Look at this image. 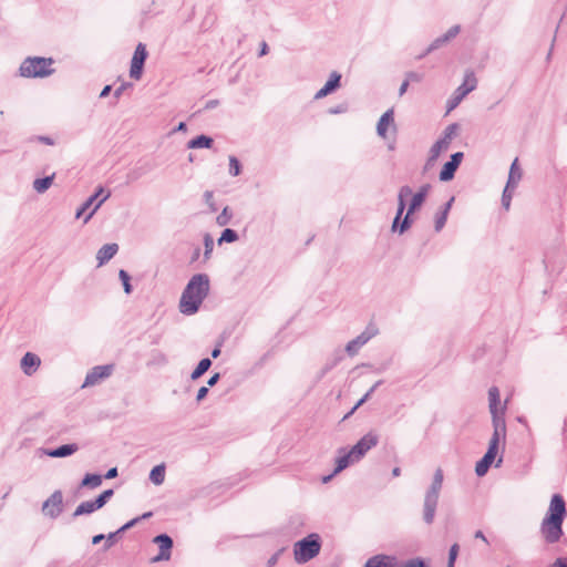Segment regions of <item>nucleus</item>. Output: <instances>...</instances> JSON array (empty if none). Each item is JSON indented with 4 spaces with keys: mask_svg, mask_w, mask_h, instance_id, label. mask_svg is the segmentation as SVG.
<instances>
[{
    "mask_svg": "<svg viewBox=\"0 0 567 567\" xmlns=\"http://www.w3.org/2000/svg\"><path fill=\"white\" fill-rule=\"evenodd\" d=\"M118 245L115 243L103 245L96 254L97 266L101 267L111 260L117 252Z\"/></svg>",
    "mask_w": 567,
    "mask_h": 567,
    "instance_id": "5701e85b",
    "label": "nucleus"
},
{
    "mask_svg": "<svg viewBox=\"0 0 567 567\" xmlns=\"http://www.w3.org/2000/svg\"><path fill=\"white\" fill-rule=\"evenodd\" d=\"M279 551L276 553L275 555H272L269 559H268V567H272L276 565L277 560H278V557H279Z\"/></svg>",
    "mask_w": 567,
    "mask_h": 567,
    "instance_id": "052dcab7",
    "label": "nucleus"
},
{
    "mask_svg": "<svg viewBox=\"0 0 567 567\" xmlns=\"http://www.w3.org/2000/svg\"><path fill=\"white\" fill-rule=\"evenodd\" d=\"M53 179H54V174L51 176H45L43 178H37L33 182L34 190L39 194H43L51 187Z\"/></svg>",
    "mask_w": 567,
    "mask_h": 567,
    "instance_id": "2f4dec72",
    "label": "nucleus"
},
{
    "mask_svg": "<svg viewBox=\"0 0 567 567\" xmlns=\"http://www.w3.org/2000/svg\"><path fill=\"white\" fill-rule=\"evenodd\" d=\"M429 189H430V185L429 184L423 185L412 196L411 203H410L409 208H408V213H406L405 217L403 218V220L401 221L400 227H399V233L400 234H403L404 231H406L411 227L412 220H411L410 216L416 209H419L422 206V204L424 203V200L426 198Z\"/></svg>",
    "mask_w": 567,
    "mask_h": 567,
    "instance_id": "9d476101",
    "label": "nucleus"
},
{
    "mask_svg": "<svg viewBox=\"0 0 567 567\" xmlns=\"http://www.w3.org/2000/svg\"><path fill=\"white\" fill-rule=\"evenodd\" d=\"M449 41L445 39L444 35H441L439 38H436L430 45L429 48L426 49V51L420 55V58H423L425 56L426 54L437 50L439 48L443 47L445 43H447Z\"/></svg>",
    "mask_w": 567,
    "mask_h": 567,
    "instance_id": "ea45409f",
    "label": "nucleus"
},
{
    "mask_svg": "<svg viewBox=\"0 0 567 567\" xmlns=\"http://www.w3.org/2000/svg\"><path fill=\"white\" fill-rule=\"evenodd\" d=\"M477 86V79L472 70H467L464 74L463 83L454 91L446 102L447 112L453 111L462 100Z\"/></svg>",
    "mask_w": 567,
    "mask_h": 567,
    "instance_id": "423d86ee",
    "label": "nucleus"
},
{
    "mask_svg": "<svg viewBox=\"0 0 567 567\" xmlns=\"http://www.w3.org/2000/svg\"><path fill=\"white\" fill-rule=\"evenodd\" d=\"M113 370V365H96L91 369V371L86 374L83 388L92 386L97 384L101 380L106 379L111 375Z\"/></svg>",
    "mask_w": 567,
    "mask_h": 567,
    "instance_id": "f3484780",
    "label": "nucleus"
},
{
    "mask_svg": "<svg viewBox=\"0 0 567 567\" xmlns=\"http://www.w3.org/2000/svg\"><path fill=\"white\" fill-rule=\"evenodd\" d=\"M220 379L219 373H214L207 381L208 386H214Z\"/></svg>",
    "mask_w": 567,
    "mask_h": 567,
    "instance_id": "13d9d810",
    "label": "nucleus"
},
{
    "mask_svg": "<svg viewBox=\"0 0 567 567\" xmlns=\"http://www.w3.org/2000/svg\"><path fill=\"white\" fill-rule=\"evenodd\" d=\"M268 53V45L266 42H262L261 43V48H260V52H259V55L262 56V55H266Z\"/></svg>",
    "mask_w": 567,
    "mask_h": 567,
    "instance_id": "338daca9",
    "label": "nucleus"
},
{
    "mask_svg": "<svg viewBox=\"0 0 567 567\" xmlns=\"http://www.w3.org/2000/svg\"><path fill=\"white\" fill-rule=\"evenodd\" d=\"M39 140L42 143L47 144V145H53L54 144L53 140L51 137H49V136H40Z\"/></svg>",
    "mask_w": 567,
    "mask_h": 567,
    "instance_id": "69168bd1",
    "label": "nucleus"
},
{
    "mask_svg": "<svg viewBox=\"0 0 567 567\" xmlns=\"http://www.w3.org/2000/svg\"><path fill=\"white\" fill-rule=\"evenodd\" d=\"M392 125L394 128V112H393V109H390L388 110L386 112H384L378 124H377V133L380 137L382 138H385L386 137V132H388V128L389 126Z\"/></svg>",
    "mask_w": 567,
    "mask_h": 567,
    "instance_id": "b1692460",
    "label": "nucleus"
},
{
    "mask_svg": "<svg viewBox=\"0 0 567 567\" xmlns=\"http://www.w3.org/2000/svg\"><path fill=\"white\" fill-rule=\"evenodd\" d=\"M505 437L506 433L503 432L502 426L496 425V432L493 431L485 455L476 463L475 473L477 476H484L487 473L497 455L499 442L505 441Z\"/></svg>",
    "mask_w": 567,
    "mask_h": 567,
    "instance_id": "39448f33",
    "label": "nucleus"
},
{
    "mask_svg": "<svg viewBox=\"0 0 567 567\" xmlns=\"http://www.w3.org/2000/svg\"><path fill=\"white\" fill-rule=\"evenodd\" d=\"M220 355V346H217L216 348L213 349L212 351V357L214 359L218 358Z\"/></svg>",
    "mask_w": 567,
    "mask_h": 567,
    "instance_id": "774afa93",
    "label": "nucleus"
},
{
    "mask_svg": "<svg viewBox=\"0 0 567 567\" xmlns=\"http://www.w3.org/2000/svg\"><path fill=\"white\" fill-rule=\"evenodd\" d=\"M340 80H341V74L338 73L337 71H333L330 74V78L327 81V83L315 94V99L316 100L323 99L328 94L336 91L338 87H340Z\"/></svg>",
    "mask_w": 567,
    "mask_h": 567,
    "instance_id": "4be33fe9",
    "label": "nucleus"
},
{
    "mask_svg": "<svg viewBox=\"0 0 567 567\" xmlns=\"http://www.w3.org/2000/svg\"><path fill=\"white\" fill-rule=\"evenodd\" d=\"M458 124L453 123L445 127L442 137H440L430 148L426 166L433 164L442 152L447 151L452 140L456 136Z\"/></svg>",
    "mask_w": 567,
    "mask_h": 567,
    "instance_id": "0eeeda50",
    "label": "nucleus"
},
{
    "mask_svg": "<svg viewBox=\"0 0 567 567\" xmlns=\"http://www.w3.org/2000/svg\"><path fill=\"white\" fill-rule=\"evenodd\" d=\"M378 442L379 436L373 432H369L363 435L349 451L353 456V461H359L361 457H363L368 451L378 444Z\"/></svg>",
    "mask_w": 567,
    "mask_h": 567,
    "instance_id": "ddd939ff",
    "label": "nucleus"
},
{
    "mask_svg": "<svg viewBox=\"0 0 567 567\" xmlns=\"http://www.w3.org/2000/svg\"><path fill=\"white\" fill-rule=\"evenodd\" d=\"M204 246H205L204 258H205V260H208L210 258V255L214 249V240L209 234H206L204 237Z\"/></svg>",
    "mask_w": 567,
    "mask_h": 567,
    "instance_id": "a18cd8bd",
    "label": "nucleus"
},
{
    "mask_svg": "<svg viewBox=\"0 0 567 567\" xmlns=\"http://www.w3.org/2000/svg\"><path fill=\"white\" fill-rule=\"evenodd\" d=\"M442 485L443 471L442 468H436L433 475L432 484L427 492L425 493L423 505V519L429 525L432 524L434 520Z\"/></svg>",
    "mask_w": 567,
    "mask_h": 567,
    "instance_id": "f03ea898",
    "label": "nucleus"
},
{
    "mask_svg": "<svg viewBox=\"0 0 567 567\" xmlns=\"http://www.w3.org/2000/svg\"><path fill=\"white\" fill-rule=\"evenodd\" d=\"M523 173L520 167L518 166V159L515 158L514 162L511 165L508 179L506 186L512 187V189H515L522 179Z\"/></svg>",
    "mask_w": 567,
    "mask_h": 567,
    "instance_id": "cd10ccee",
    "label": "nucleus"
},
{
    "mask_svg": "<svg viewBox=\"0 0 567 567\" xmlns=\"http://www.w3.org/2000/svg\"><path fill=\"white\" fill-rule=\"evenodd\" d=\"M379 333V329L374 324H369L357 338L349 341L346 346V351L349 355H355L359 350L373 337Z\"/></svg>",
    "mask_w": 567,
    "mask_h": 567,
    "instance_id": "9b49d317",
    "label": "nucleus"
},
{
    "mask_svg": "<svg viewBox=\"0 0 567 567\" xmlns=\"http://www.w3.org/2000/svg\"><path fill=\"white\" fill-rule=\"evenodd\" d=\"M140 519V517L133 518L132 520L124 524L120 529H117V533H123L124 530L133 527Z\"/></svg>",
    "mask_w": 567,
    "mask_h": 567,
    "instance_id": "603ef678",
    "label": "nucleus"
},
{
    "mask_svg": "<svg viewBox=\"0 0 567 567\" xmlns=\"http://www.w3.org/2000/svg\"><path fill=\"white\" fill-rule=\"evenodd\" d=\"M114 492L113 489H106L104 491L103 493H101L94 501H95V504L96 506H99V508H102L106 503L107 501L113 496Z\"/></svg>",
    "mask_w": 567,
    "mask_h": 567,
    "instance_id": "37998d69",
    "label": "nucleus"
},
{
    "mask_svg": "<svg viewBox=\"0 0 567 567\" xmlns=\"http://www.w3.org/2000/svg\"><path fill=\"white\" fill-rule=\"evenodd\" d=\"M53 59L29 56L20 65V75L23 78H45L54 72L52 69Z\"/></svg>",
    "mask_w": 567,
    "mask_h": 567,
    "instance_id": "7ed1b4c3",
    "label": "nucleus"
},
{
    "mask_svg": "<svg viewBox=\"0 0 567 567\" xmlns=\"http://www.w3.org/2000/svg\"><path fill=\"white\" fill-rule=\"evenodd\" d=\"M241 173V165L236 156H229V174L238 176Z\"/></svg>",
    "mask_w": 567,
    "mask_h": 567,
    "instance_id": "79ce46f5",
    "label": "nucleus"
},
{
    "mask_svg": "<svg viewBox=\"0 0 567 567\" xmlns=\"http://www.w3.org/2000/svg\"><path fill=\"white\" fill-rule=\"evenodd\" d=\"M353 456L350 452L344 453L343 455L337 458V466L333 471V474H338L344 468H347L351 463H353Z\"/></svg>",
    "mask_w": 567,
    "mask_h": 567,
    "instance_id": "f704fd0d",
    "label": "nucleus"
},
{
    "mask_svg": "<svg viewBox=\"0 0 567 567\" xmlns=\"http://www.w3.org/2000/svg\"><path fill=\"white\" fill-rule=\"evenodd\" d=\"M212 367V360L209 358L202 359L197 367L194 369V371L190 374L192 380L199 379L204 373H206L209 368Z\"/></svg>",
    "mask_w": 567,
    "mask_h": 567,
    "instance_id": "7c9ffc66",
    "label": "nucleus"
},
{
    "mask_svg": "<svg viewBox=\"0 0 567 567\" xmlns=\"http://www.w3.org/2000/svg\"><path fill=\"white\" fill-rule=\"evenodd\" d=\"M398 567H426V566L422 559L414 558V559H410L409 561H406Z\"/></svg>",
    "mask_w": 567,
    "mask_h": 567,
    "instance_id": "3c124183",
    "label": "nucleus"
},
{
    "mask_svg": "<svg viewBox=\"0 0 567 567\" xmlns=\"http://www.w3.org/2000/svg\"><path fill=\"white\" fill-rule=\"evenodd\" d=\"M461 31V27L458 24L451 27L443 35L447 41L454 39Z\"/></svg>",
    "mask_w": 567,
    "mask_h": 567,
    "instance_id": "8fccbe9b",
    "label": "nucleus"
},
{
    "mask_svg": "<svg viewBox=\"0 0 567 567\" xmlns=\"http://www.w3.org/2000/svg\"><path fill=\"white\" fill-rule=\"evenodd\" d=\"M159 546V553L155 557L152 558V563H158L163 560H168L171 558V549L173 547V539L167 534L157 535L154 539Z\"/></svg>",
    "mask_w": 567,
    "mask_h": 567,
    "instance_id": "a211bd4d",
    "label": "nucleus"
},
{
    "mask_svg": "<svg viewBox=\"0 0 567 567\" xmlns=\"http://www.w3.org/2000/svg\"><path fill=\"white\" fill-rule=\"evenodd\" d=\"M194 284H187L179 301V310L182 313L190 316L198 311L200 302H197L196 296L193 295Z\"/></svg>",
    "mask_w": 567,
    "mask_h": 567,
    "instance_id": "4468645a",
    "label": "nucleus"
},
{
    "mask_svg": "<svg viewBox=\"0 0 567 567\" xmlns=\"http://www.w3.org/2000/svg\"><path fill=\"white\" fill-rule=\"evenodd\" d=\"M110 197V193L104 194V188L99 187L96 192L91 195L76 210L75 218L82 217L87 209L92 206V210L84 217V223L86 224L95 212L101 207V205Z\"/></svg>",
    "mask_w": 567,
    "mask_h": 567,
    "instance_id": "1a4fd4ad",
    "label": "nucleus"
},
{
    "mask_svg": "<svg viewBox=\"0 0 567 567\" xmlns=\"http://www.w3.org/2000/svg\"><path fill=\"white\" fill-rule=\"evenodd\" d=\"M233 217V214L229 209V207H225L221 213L216 217V224L218 226H226L229 224L230 219Z\"/></svg>",
    "mask_w": 567,
    "mask_h": 567,
    "instance_id": "58836bf2",
    "label": "nucleus"
},
{
    "mask_svg": "<svg viewBox=\"0 0 567 567\" xmlns=\"http://www.w3.org/2000/svg\"><path fill=\"white\" fill-rule=\"evenodd\" d=\"M147 58L146 47L138 43L135 48L130 69V76L134 80H140L143 73V66Z\"/></svg>",
    "mask_w": 567,
    "mask_h": 567,
    "instance_id": "2eb2a0df",
    "label": "nucleus"
},
{
    "mask_svg": "<svg viewBox=\"0 0 567 567\" xmlns=\"http://www.w3.org/2000/svg\"><path fill=\"white\" fill-rule=\"evenodd\" d=\"M453 202H454V197H452L447 203H445L442 206V208L435 214L434 229L436 233L441 231L443 229V227L445 226V223L447 220V216H449V213H450Z\"/></svg>",
    "mask_w": 567,
    "mask_h": 567,
    "instance_id": "bb28decb",
    "label": "nucleus"
},
{
    "mask_svg": "<svg viewBox=\"0 0 567 567\" xmlns=\"http://www.w3.org/2000/svg\"><path fill=\"white\" fill-rule=\"evenodd\" d=\"M100 509L99 506H96L95 501H86L82 502L72 514L73 517H78L81 515H87L95 511Z\"/></svg>",
    "mask_w": 567,
    "mask_h": 567,
    "instance_id": "c756f323",
    "label": "nucleus"
},
{
    "mask_svg": "<svg viewBox=\"0 0 567 567\" xmlns=\"http://www.w3.org/2000/svg\"><path fill=\"white\" fill-rule=\"evenodd\" d=\"M238 239V235L237 233L234 230V229H230V228H226L223 230L219 239H218V243L219 244H223V243H234Z\"/></svg>",
    "mask_w": 567,
    "mask_h": 567,
    "instance_id": "e433bc0d",
    "label": "nucleus"
},
{
    "mask_svg": "<svg viewBox=\"0 0 567 567\" xmlns=\"http://www.w3.org/2000/svg\"><path fill=\"white\" fill-rule=\"evenodd\" d=\"M409 87V81H403L400 89H399V95L402 96Z\"/></svg>",
    "mask_w": 567,
    "mask_h": 567,
    "instance_id": "680f3d73",
    "label": "nucleus"
},
{
    "mask_svg": "<svg viewBox=\"0 0 567 567\" xmlns=\"http://www.w3.org/2000/svg\"><path fill=\"white\" fill-rule=\"evenodd\" d=\"M396 558L389 555H375L368 559L364 567H398Z\"/></svg>",
    "mask_w": 567,
    "mask_h": 567,
    "instance_id": "393cba45",
    "label": "nucleus"
},
{
    "mask_svg": "<svg viewBox=\"0 0 567 567\" xmlns=\"http://www.w3.org/2000/svg\"><path fill=\"white\" fill-rule=\"evenodd\" d=\"M188 284H194L193 295L196 296L197 302L203 303L209 292V278L206 274L194 275Z\"/></svg>",
    "mask_w": 567,
    "mask_h": 567,
    "instance_id": "dca6fc26",
    "label": "nucleus"
},
{
    "mask_svg": "<svg viewBox=\"0 0 567 567\" xmlns=\"http://www.w3.org/2000/svg\"><path fill=\"white\" fill-rule=\"evenodd\" d=\"M79 450L78 444H64L53 450H44L43 453L50 457L60 458L72 455Z\"/></svg>",
    "mask_w": 567,
    "mask_h": 567,
    "instance_id": "a878e982",
    "label": "nucleus"
},
{
    "mask_svg": "<svg viewBox=\"0 0 567 567\" xmlns=\"http://www.w3.org/2000/svg\"><path fill=\"white\" fill-rule=\"evenodd\" d=\"M213 138L207 135H198L187 144L188 148H209L213 145Z\"/></svg>",
    "mask_w": 567,
    "mask_h": 567,
    "instance_id": "c85d7f7f",
    "label": "nucleus"
},
{
    "mask_svg": "<svg viewBox=\"0 0 567 567\" xmlns=\"http://www.w3.org/2000/svg\"><path fill=\"white\" fill-rule=\"evenodd\" d=\"M111 90H112L111 85H105L100 93V97H102V99L106 97L110 94Z\"/></svg>",
    "mask_w": 567,
    "mask_h": 567,
    "instance_id": "0e129e2a",
    "label": "nucleus"
},
{
    "mask_svg": "<svg viewBox=\"0 0 567 567\" xmlns=\"http://www.w3.org/2000/svg\"><path fill=\"white\" fill-rule=\"evenodd\" d=\"M121 533H117L114 532V533H110L107 536H105V545H104V550H107L110 549L116 542V538L117 536L120 535Z\"/></svg>",
    "mask_w": 567,
    "mask_h": 567,
    "instance_id": "09e8293b",
    "label": "nucleus"
},
{
    "mask_svg": "<svg viewBox=\"0 0 567 567\" xmlns=\"http://www.w3.org/2000/svg\"><path fill=\"white\" fill-rule=\"evenodd\" d=\"M501 399H499V390L496 386H492L488 390V408L492 414V423L493 431L496 432V425L499 424L502 426L503 432L506 433V422H505V410L506 406L499 408Z\"/></svg>",
    "mask_w": 567,
    "mask_h": 567,
    "instance_id": "6e6552de",
    "label": "nucleus"
},
{
    "mask_svg": "<svg viewBox=\"0 0 567 567\" xmlns=\"http://www.w3.org/2000/svg\"><path fill=\"white\" fill-rule=\"evenodd\" d=\"M118 278L122 281L123 289H124L125 293L130 295L132 292V286L130 284L131 277L127 274V271H125L124 269H121L118 271Z\"/></svg>",
    "mask_w": 567,
    "mask_h": 567,
    "instance_id": "a19ab883",
    "label": "nucleus"
},
{
    "mask_svg": "<svg viewBox=\"0 0 567 567\" xmlns=\"http://www.w3.org/2000/svg\"><path fill=\"white\" fill-rule=\"evenodd\" d=\"M548 567H567V558L559 557Z\"/></svg>",
    "mask_w": 567,
    "mask_h": 567,
    "instance_id": "5fc2aeb1",
    "label": "nucleus"
},
{
    "mask_svg": "<svg viewBox=\"0 0 567 567\" xmlns=\"http://www.w3.org/2000/svg\"><path fill=\"white\" fill-rule=\"evenodd\" d=\"M321 549L320 536L316 533L298 540L293 546L295 560L305 564L315 558Z\"/></svg>",
    "mask_w": 567,
    "mask_h": 567,
    "instance_id": "20e7f679",
    "label": "nucleus"
},
{
    "mask_svg": "<svg viewBox=\"0 0 567 567\" xmlns=\"http://www.w3.org/2000/svg\"><path fill=\"white\" fill-rule=\"evenodd\" d=\"M458 545L457 544H453L450 548V551H449V561H447V567H453L454 566V563H455V559L457 557V554H458Z\"/></svg>",
    "mask_w": 567,
    "mask_h": 567,
    "instance_id": "49530a36",
    "label": "nucleus"
},
{
    "mask_svg": "<svg viewBox=\"0 0 567 567\" xmlns=\"http://www.w3.org/2000/svg\"><path fill=\"white\" fill-rule=\"evenodd\" d=\"M40 364V358L32 352H27L20 362L21 370L28 377H31L39 369Z\"/></svg>",
    "mask_w": 567,
    "mask_h": 567,
    "instance_id": "412c9836",
    "label": "nucleus"
},
{
    "mask_svg": "<svg viewBox=\"0 0 567 567\" xmlns=\"http://www.w3.org/2000/svg\"><path fill=\"white\" fill-rule=\"evenodd\" d=\"M117 476V468L116 467H112L110 468L106 474L104 475V477L106 480H112V478H115Z\"/></svg>",
    "mask_w": 567,
    "mask_h": 567,
    "instance_id": "bf43d9fd",
    "label": "nucleus"
},
{
    "mask_svg": "<svg viewBox=\"0 0 567 567\" xmlns=\"http://www.w3.org/2000/svg\"><path fill=\"white\" fill-rule=\"evenodd\" d=\"M208 393V386H202L198 392H197V396H196V400L199 402L202 401Z\"/></svg>",
    "mask_w": 567,
    "mask_h": 567,
    "instance_id": "6e6d98bb",
    "label": "nucleus"
},
{
    "mask_svg": "<svg viewBox=\"0 0 567 567\" xmlns=\"http://www.w3.org/2000/svg\"><path fill=\"white\" fill-rule=\"evenodd\" d=\"M168 363V358L167 355L159 351V350H153L152 353H151V360H150V364H153V365H165Z\"/></svg>",
    "mask_w": 567,
    "mask_h": 567,
    "instance_id": "c9c22d12",
    "label": "nucleus"
},
{
    "mask_svg": "<svg viewBox=\"0 0 567 567\" xmlns=\"http://www.w3.org/2000/svg\"><path fill=\"white\" fill-rule=\"evenodd\" d=\"M103 477L100 474H86L82 482L81 486L96 488L102 484Z\"/></svg>",
    "mask_w": 567,
    "mask_h": 567,
    "instance_id": "72a5a7b5",
    "label": "nucleus"
},
{
    "mask_svg": "<svg viewBox=\"0 0 567 567\" xmlns=\"http://www.w3.org/2000/svg\"><path fill=\"white\" fill-rule=\"evenodd\" d=\"M567 515L566 503L560 494L551 496L549 508L540 524V535L547 544H556L564 535L563 523Z\"/></svg>",
    "mask_w": 567,
    "mask_h": 567,
    "instance_id": "f257e3e1",
    "label": "nucleus"
},
{
    "mask_svg": "<svg viewBox=\"0 0 567 567\" xmlns=\"http://www.w3.org/2000/svg\"><path fill=\"white\" fill-rule=\"evenodd\" d=\"M63 512V495L61 491H55L42 504V513L51 519L58 518Z\"/></svg>",
    "mask_w": 567,
    "mask_h": 567,
    "instance_id": "f8f14e48",
    "label": "nucleus"
},
{
    "mask_svg": "<svg viewBox=\"0 0 567 567\" xmlns=\"http://www.w3.org/2000/svg\"><path fill=\"white\" fill-rule=\"evenodd\" d=\"M513 192H514V189H512V187H508V186H505V189L503 190L502 206L506 210H508L509 207H511V200H512V197H513Z\"/></svg>",
    "mask_w": 567,
    "mask_h": 567,
    "instance_id": "c03bdc74",
    "label": "nucleus"
},
{
    "mask_svg": "<svg viewBox=\"0 0 567 567\" xmlns=\"http://www.w3.org/2000/svg\"><path fill=\"white\" fill-rule=\"evenodd\" d=\"M422 80V75L415 72H409L406 74V81L420 82Z\"/></svg>",
    "mask_w": 567,
    "mask_h": 567,
    "instance_id": "864d4df0",
    "label": "nucleus"
},
{
    "mask_svg": "<svg viewBox=\"0 0 567 567\" xmlns=\"http://www.w3.org/2000/svg\"><path fill=\"white\" fill-rule=\"evenodd\" d=\"M412 195V188L408 185H404L402 186L400 189H399V194H398V210H396V215L393 219V223H392V231H399V227H400V220H401V217L404 213V209H405V199L406 197L411 196Z\"/></svg>",
    "mask_w": 567,
    "mask_h": 567,
    "instance_id": "aec40b11",
    "label": "nucleus"
},
{
    "mask_svg": "<svg viewBox=\"0 0 567 567\" xmlns=\"http://www.w3.org/2000/svg\"><path fill=\"white\" fill-rule=\"evenodd\" d=\"M150 480L155 485H161L165 480V465L159 464L154 466L150 473Z\"/></svg>",
    "mask_w": 567,
    "mask_h": 567,
    "instance_id": "473e14b6",
    "label": "nucleus"
},
{
    "mask_svg": "<svg viewBox=\"0 0 567 567\" xmlns=\"http://www.w3.org/2000/svg\"><path fill=\"white\" fill-rule=\"evenodd\" d=\"M204 199H205L206 204L209 206L212 212L217 210L216 204L214 202V194L212 190H206L204 193Z\"/></svg>",
    "mask_w": 567,
    "mask_h": 567,
    "instance_id": "de8ad7c7",
    "label": "nucleus"
},
{
    "mask_svg": "<svg viewBox=\"0 0 567 567\" xmlns=\"http://www.w3.org/2000/svg\"><path fill=\"white\" fill-rule=\"evenodd\" d=\"M103 539H105V535H103V534L95 535V536H93V538H92V544H93V545H97V544H100Z\"/></svg>",
    "mask_w": 567,
    "mask_h": 567,
    "instance_id": "e2e57ef3",
    "label": "nucleus"
},
{
    "mask_svg": "<svg viewBox=\"0 0 567 567\" xmlns=\"http://www.w3.org/2000/svg\"><path fill=\"white\" fill-rule=\"evenodd\" d=\"M463 157L464 154L462 152H456L451 155L450 161L444 164L442 171L440 172V179L442 182H449L453 179Z\"/></svg>",
    "mask_w": 567,
    "mask_h": 567,
    "instance_id": "6ab92c4d",
    "label": "nucleus"
},
{
    "mask_svg": "<svg viewBox=\"0 0 567 567\" xmlns=\"http://www.w3.org/2000/svg\"><path fill=\"white\" fill-rule=\"evenodd\" d=\"M382 384V380L377 381L370 390L357 402V404L352 408L349 414L353 413L359 406H361L372 395V393L377 390L378 386Z\"/></svg>",
    "mask_w": 567,
    "mask_h": 567,
    "instance_id": "4c0bfd02",
    "label": "nucleus"
},
{
    "mask_svg": "<svg viewBox=\"0 0 567 567\" xmlns=\"http://www.w3.org/2000/svg\"><path fill=\"white\" fill-rule=\"evenodd\" d=\"M128 83H124L114 91V97L117 100L123 94L124 90L128 86Z\"/></svg>",
    "mask_w": 567,
    "mask_h": 567,
    "instance_id": "4d7b16f0",
    "label": "nucleus"
}]
</instances>
